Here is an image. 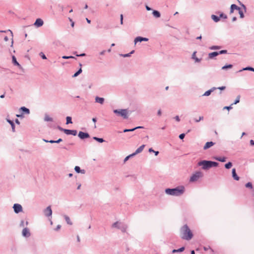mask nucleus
Segmentation results:
<instances>
[{
    "mask_svg": "<svg viewBox=\"0 0 254 254\" xmlns=\"http://www.w3.org/2000/svg\"><path fill=\"white\" fill-rule=\"evenodd\" d=\"M64 132L67 135L71 134L74 136H75L77 134V131L76 130H71L66 129L64 130Z\"/></svg>",
    "mask_w": 254,
    "mask_h": 254,
    "instance_id": "1a4fd4ad",
    "label": "nucleus"
},
{
    "mask_svg": "<svg viewBox=\"0 0 254 254\" xmlns=\"http://www.w3.org/2000/svg\"><path fill=\"white\" fill-rule=\"evenodd\" d=\"M233 66L232 64H228V65H225L223 66L222 67V69H227V68H232Z\"/></svg>",
    "mask_w": 254,
    "mask_h": 254,
    "instance_id": "ea45409f",
    "label": "nucleus"
},
{
    "mask_svg": "<svg viewBox=\"0 0 254 254\" xmlns=\"http://www.w3.org/2000/svg\"><path fill=\"white\" fill-rule=\"evenodd\" d=\"M86 54L85 53L81 54L80 55L76 54V56L77 57H84L85 56Z\"/></svg>",
    "mask_w": 254,
    "mask_h": 254,
    "instance_id": "13d9d810",
    "label": "nucleus"
},
{
    "mask_svg": "<svg viewBox=\"0 0 254 254\" xmlns=\"http://www.w3.org/2000/svg\"><path fill=\"white\" fill-rule=\"evenodd\" d=\"M221 48V47L218 46H213L212 47H210L209 49L210 50H218Z\"/></svg>",
    "mask_w": 254,
    "mask_h": 254,
    "instance_id": "37998d69",
    "label": "nucleus"
},
{
    "mask_svg": "<svg viewBox=\"0 0 254 254\" xmlns=\"http://www.w3.org/2000/svg\"><path fill=\"white\" fill-rule=\"evenodd\" d=\"M44 24V22L43 20L41 18H38L36 20V21L34 23V25L39 27L42 26Z\"/></svg>",
    "mask_w": 254,
    "mask_h": 254,
    "instance_id": "f8f14e48",
    "label": "nucleus"
},
{
    "mask_svg": "<svg viewBox=\"0 0 254 254\" xmlns=\"http://www.w3.org/2000/svg\"><path fill=\"white\" fill-rule=\"evenodd\" d=\"M134 51L132 50L129 53L126 54H120V56L121 57H124V58L129 57H130L131 56V54L134 53Z\"/></svg>",
    "mask_w": 254,
    "mask_h": 254,
    "instance_id": "bb28decb",
    "label": "nucleus"
},
{
    "mask_svg": "<svg viewBox=\"0 0 254 254\" xmlns=\"http://www.w3.org/2000/svg\"><path fill=\"white\" fill-rule=\"evenodd\" d=\"M184 250H185V248L182 247L178 250H173L172 251V253H177V252H182L184 251Z\"/></svg>",
    "mask_w": 254,
    "mask_h": 254,
    "instance_id": "473e14b6",
    "label": "nucleus"
},
{
    "mask_svg": "<svg viewBox=\"0 0 254 254\" xmlns=\"http://www.w3.org/2000/svg\"><path fill=\"white\" fill-rule=\"evenodd\" d=\"M122 224L121 223H119V222H116L114 223L113 224L112 227L114 228H117L118 227H120L121 225Z\"/></svg>",
    "mask_w": 254,
    "mask_h": 254,
    "instance_id": "f704fd0d",
    "label": "nucleus"
},
{
    "mask_svg": "<svg viewBox=\"0 0 254 254\" xmlns=\"http://www.w3.org/2000/svg\"><path fill=\"white\" fill-rule=\"evenodd\" d=\"M62 140H62V139H61V138H59V139H58L57 140H55V142H56V143H60V142H62Z\"/></svg>",
    "mask_w": 254,
    "mask_h": 254,
    "instance_id": "052dcab7",
    "label": "nucleus"
},
{
    "mask_svg": "<svg viewBox=\"0 0 254 254\" xmlns=\"http://www.w3.org/2000/svg\"><path fill=\"white\" fill-rule=\"evenodd\" d=\"M232 166V163L231 162H229L225 165V167L227 169L231 168Z\"/></svg>",
    "mask_w": 254,
    "mask_h": 254,
    "instance_id": "e433bc0d",
    "label": "nucleus"
},
{
    "mask_svg": "<svg viewBox=\"0 0 254 254\" xmlns=\"http://www.w3.org/2000/svg\"><path fill=\"white\" fill-rule=\"evenodd\" d=\"M231 7L233 9V10H239V8L240 7H239V6H238L236 4H232L231 5Z\"/></svg>",
    "mask_w": 254,
    "mask_h": 254,
    "instance_id": "58836bf2",
    "label": "nucleus"
},
{
    "mask_svg": "<svg viewBox=\"0 0 254 254\" xmlns=\"http://www.w3.org/2000/svg\"><path fill=\"white\" fill-rule=\"evenodd\" d=\"M44 214L47 217L51 216L52 214V210L50 206H48L44 210Z\"/></svg>",
    "mask_w": 254,
    "mask_h": 254,
    "instance_id": "0eeeda50",
    "label": "nucleus"
},
{
    "mask_svg": "<svg viewBox=\"0 0 254 254\" xmlns=\"http://www.w3.org/2000/svg\"><path fill=\"white\" fill-rule=\"evenodd\" d=\"M20 110L25 114H30V110L28 108H27L25 107H21Z\"/></svg>",
    "mask_w": 254,
    "mask_h": 254,
    "instance_id": "5701e85b",
    "label": "nucleus"
},
{
    "mask_svg": "<svg viewBox=\"0 0 254 254\" xmlns=\"http://www.w3.org/2000/svg\"><path fill=\"white\" fill-rule=\"evenodd\" d=\"M64 218L66 222V223L70 225H71L72 224L71 221H70V218L68 216H67V215H64Z\"/></svg>",
    "mask_w": 254,
    "mask_h": 254,
    "instance_id": "7c9ffc66",
    "label": "nucleus"
},
{
    "mask_svg": "<svg viewBox=\"0 0 254 254\" xmlns=\"http://www.w3.org/2000/svg\"><path fill=\"white\" fill-rule=\"evenodd\" d=\"M157 115L158 116H161L162 115V112H161V110L160 109H159L158 112H157Z\"/></svg>",
    "mask_w": 254,
    "mask_h": 254,
    "instance_id": "4d7b16f0",
    "label": "nucleus"
},
{
    "mask_svg": "<svg viewBox=\"0 0 254 254\" xmlns=\"http://www.w3.org/2000/svg\"><path fill=\"white\" fill-rule=\"evenodd\" d=\"M225 88H226L225 86H221V87H219L218 88H216V89H220L221 90H224Z\"/></svg>",
    "mask_w": 254,
    "mask_h": 254,
    "instance_id": "5fc2aeb1",
    "label": "nucleus"
},
{
    "mask_svg": "<svg viewBox=\"0 0 254 254\" xmlns=\"http://www.w3.org/2000/svg\"><path fill=\"white\" fill-rule=\"evenodd\" d=\"M62 58L64 59H69L68 56H63Z\"/></svg>",
    "mask_w": 254,
    "mask_h": 254,
    "instance_id": "69168bd1",
    "label": "nucleus"
},
{
    "mask_svg": "<svg viewBox=\"0 0 254 254\" xmlns=\"http://www.w3.org/2000/svg\"><path fill=\"white\" fill-rule=\"evenodd\" d=\"M61 228V226L60 225H58L57 227L55 228L56 231H58L59 229H60Z\"/></svg>",
    "mask_w": 254,
    "mask_h": 254,
    "instance_id": "6e6d98bb",
    "label": "nucleus"
},
{
    "mask_svg": "<svg viewBox=\"0 0 254 254\" xmlns=\"http://www.w3.org/2000/svg\"><path fill=\"white\" fill-rule=\"evenodd\" d=\"M74 170L77 173H81L82 174H84L86 172L85 170L81 169L79 166H75Z\"/></svg>",
    "mask_w": 254,
    "mask_h": 254,
    "instance_id": "dca6fc26",
    "label": "nucleus"
},
{
    "mask_svg": "<svg viewBox=\"0 0 254 254\" xmlns=\"http://www.w3.org/2000/svg\"><path fill=\"white\" fill-rule=\"evenodd\" d=\"M22 236L25 237H29L30 236L29 230L27 228H24L22 230Z\"/></svg>",
    "mask_w": 254,
    "mask_h": 254,
    "instance_id": "9b49d317",
    "label": "nucleus"
},
{
    "mask_svg": "<svg viewBox=\"0 0 254 254\" xmlns=\"http://www.w3.org/2000/svg\"><path fill=\"white\" fill-rule=\"evenodd\" d=\"M185 136V133H182V134H180V135H179V138H180L181 139H184V138Z\"/></svg>",
    "mask_w": 254,
    "mask_h": 254,
    "instance_id": "603ef678",
    "label": "nucleus"
},
{
    "mask_svg": "<svg viewBox=\"0 0 254 254\" xmlns=\"http://www.w3.org/2000/svg\"><path fill=\"white\" fill-rule=\"evenodd\" d=\"M185 192V187L183 186L174 189H166L165 192L169 195L173 196H180Z\"/></svg>",
    "mask_w": 254,
    "mask_h": 254,
    "instance_id": "f03ea898",
    "label": "nucleus"
},
{
    "mask_svg": "<svg viewBox=\"0 0 254 254\" xmlns=\"http://www.w3.org/2000/svg\"><path fill=\"white\" fill-rule=\"evenodd\" d=\"M219 18H223L224 19H227V16L226 14H224L223 13H221L220 14V15H219Z\"/></svg>",
    "mask_w": 254,
    "mask_h": 254,
    "instance_id": "c03bdc74",
    "label": "nucleus"
},
{
    "mask_svg": "<svg viewBox=\"0 0 254 254\" xmlns=\"http://www.w3.org/2000/svg\"><path fill=\"white\" fill-rule=\"evenodd\" d=\"M239 11V13L240 14V16L241 18H243L244 17V14L243 10L241 8H239V10H238Z\"/></svg>",
    "mask_w": 254,
    "mask_h": 254,
    "instance_id": "4c0bfd02",
    "label": "nucleus"
},
{
    "mask_svg": "<svg viewBox=\"0 0 254 254\" xmlns=\"http://www.w3.org/2000/svg\"><path fill=\"white\" fill-rule=\"evenodd\" d=\"M211 17L213 19V20L215 22H218L220 20L219 17L215 15H212L211 16Z\"/></svg>",
    "mask_w": 254,
    "mask_h": 254,
    "instance_id": "c85d7f7f",
    "label": "nucleus"
},
{
    "mask_svg": "<svg viewBox=\"0 0 254 254\" xmlns=\"http://www.w3.org/2000/svg\"><path fill=\"white\" fill-rule=\"evenodd\" d=\"M118 228L120 229L123 232H125L127 228V226L126 224H122Z\"/></svg>",
    "mask_w": 254,
    "mask_h": 254,
    "instance_id": "aec40b11",
    "label": "nucleus"
},
{
    "mask_svg": "<svg viewBox=\"0 0 254 254\" xmlns=\"http://www.w3.org/2000/svg\"><path fill=\"white\" fill-rule=\"evenodd\" d=\"M181 237L182 239L190 240L193 237L192 233L187 225H184L180 230Z\"/></svg>",
    "mask_w": 254,
    "mask_h": 254,
    "instance_id": "f257e3e1",
    "label": "nucleus"
},
{
    "mask_svg": "<svg viewBox=\"0 0 254 254\" xmlns=\"http://www.w3.org/2000/svg\"><path fill=\"white\" fill-rule=\"evenodd\" d=\"M144 147H145V145H144V144L141 145L139 148H138L136 150V151L134 153H132L133 156H135V155L143 151Z\"/></svg>",
    "mask_w": 254,
    "mask_h": 254,
    "instance_id": "4468645a",
    "label": "nucleus"
},
{
    "mask_svg": "<svg viewBox=\"0 0 254 254\" xmlns=\"http://www.w3.org/2000/svg\"><path fill=\"white\" fill-rule=\"evenodd\" d=\"M243 70H250V71H254V68L253 67H245V68H243L242 69H241L239 71V72H241Z\"/></svg>",
    "mask_w": 254,
    "mask_h": 254,
    "instance_id": "c756f323",
    "label": "nucleus"
},
{
    "mask_svg": "<svg viewBox=\"0 0 254 254\" xmlns=\"http://www.w3.org/2000/svg\"><path fill=\"white\" fill-rule=\"evenodd\" d=\"M218 163L211 161L202 160L199 161L197 165L202 166L203 170H207L212 167H216L218 166Z\"/></svg>",
    "mask_w": 254,
    "mask_h": 254,
    "instance_id": "7ed1b4c3",
    "label": "nucleus"
},
{
    "mask_svg": "<svg viewBox=\"0 0 254 254\" xmlns=\"http://www.w3.org/2000/svg\"><path fill=\"white\" fill-rule=\"evenodd\" d=\"M12 63L13 64L15 65H17L19 69H22L23 70V67L21 66V65L17 62V61H16V59L15 58V57L14 56H13L12 57Z\"/></svg>",
    "mask_w": 254,
    "mask_h": 254,
    "instance_id": "ddd939ff",
    "label": "nucleus"
},
{
    "mask_svg": "<svg viewBox=\"0 0 254 254\" xmlns=\"http://www.w3.org/2000/svg\"><path fill=\"white\" fill-rule=\"evenodd\" d=\"M6 121L10 125V126L11 127L12 132H15V125H14L13 122L9 119H6Z\"/></svg>",
    "mask_w": 254,
    "mask_h": 254,
    "instance_id": "412c9836",
    "label": "nucleus"
},
{
    "mask_svg": "<svg viewBox=\"0 0 254 254\" xmlns=\"http://www.w3.org/2000/svg\"><path fill=\"white\" fill-rule=\"evenodd\" d=\"M203 119V117L202 116H201V117H199L198 119H195L194 121H195V122L198 123L200 121L202 120Z\"/></svg>",
    "mask_w": 254,
    "mask_h": 254,
    "instance_id": "8fccbe9b",
    "label": "nucleus"
},
{
    "mask_svg": "<svg viewBox=\"0 0 254 254\" xmlns=\"http://www.w3.org/2000/svg\"><path fill=\"white\" fill-rule=\"evenodd\" d=\"M202 173L198 171L193 174L190 178V182H193L197 181L200 178L202 177Z\"/></svg>",
    "mask_w": 254,
    "mask_h": 254,
    "instance_id": "39448f33",
    "label": "nucleus"
},
{
    "mask_svg": "<svg viewBox=\"0 0 254 254\" xmlns=\"http://www.w3.org/2000/svg\"><path fill=\"white\" fill-rule=\"evenodd\" d=\"M66 124H67V125L72 123V121H71V118L70 117H69V116L66 117Z\"/></svg>",
    "mask_w": 254,
    "mask_h": 254,
    "instance_id": "c9c22d12",
    "label": "nucleus"
},
{
    "mask_svg": "<svg viewBox=\"0 0 254 254\" xmlns=\"http://www.w3.org/2000/svg\"><path fill=\"white\" fill-rule=\"evenodd\" d=\"M241 5L243 8L244 9L245 11H246V6L244 4H242Z\"/></svg>",
    "mask_w": 254,
    "mask_h": 254,
    "instance_id": "338daca9",
    "label": "nucleus"
},
{
    "mask_svg": "<svg viewBox=\"0 0 254 254\" xmlns=\"http://www.w3.org/2000/svg\"><path fill=\"white\" fill-rule=\"evenodd\" d=\"M215 143L212 141L207 142L203 147V149L206 150L212 146Z\"/></svg>",
    "mask_w": 254,
    "mask_h": 254,
    "instance_id": "2eb2a0df",
    "label": "nucleus"
},
{
    "mask_svg": "<svg viewBox=\"0 0 254 254\" xmlns=\"http://www.w3.org/2000/svg\"><path fill=\"white\" fill-rule=\"evenodd\" d=\"M13 208L15 213H18L22 211V206L18 203H15L13 205Z\"/></svg>",
    "mask_w": 254,
    "mask_h": 254,
    "instance_id": "423d86ee",
    "label": "nucleus"
},
{
    "mask_svg": "<svg viewBox=\"0 0 254 254\" xmlns=\"http://www.w3.org/2000/svg\"><path fill=\"white\" fill-rule=\"evenodd\" d=\"M133 156H133V155L132 154H132H130V155H129L128 156H127V157L125 158V159H124V162H126L127 160H128V159L129 158H130V157H133Z\"/></svg>",
    "mask_w": 254,
    "mask_h": 254,
    "instance_id": "49530a36",
    "label": "nucleus"
},
{
    "mask_svg": "<svg viewBox=\"0 0 254 254\" xmlns=\"http://www.w3.org/2000/svg\"><path fill=\"white\" fill-rule=\"evenodd\" d=\"M232 108L231 106H225V107H224V109H227L228 110H229L230 109H231Z\"/></svg>",
    "mask_w": 254,
    "mask_h": 254,
    "instance_id": "864d4df0",
    "label": "nucleus"
},
{
    "mask_svg": "<svg viewBox=\"0 0 254 254\" xmlns=\"http://www.w3.org/2000/svg\"><path fill=\"white\" fill-rule=\"evenodd\" d=\"M196 52H194L192 55V58L195 60V62L198 63L200 62V59L197 58L196 57H195Z\"/></svg>",
    "mask_w": 254,
    "mask_h": 254,
    "instance_id": "cd10ccee",
    "label": "nucleus"
},
{
    "mask_svg": "<svg viewBox=\"0 0 254 254\" xmlns=\"http://www.w3.org/2000/svg\"><path fill=\"white\" fill-rule=\"evenodd\" d=\"M145 7H146V10L148 11L151 10V8L150 7H149L148 5H146Z\"/></svg>",
    "mask_w": 254,
    "mask_h": 254,
    "instance_id": "0e129e2a",
    "label": "nucleus"
},
{
    "mask_svg": "<svg viewBox=\"0 0 254 254\" xmlns=\"http://www.w3.org/2000/svg\"><path fill=\"white\" fill-rule=\"evenodd\" d=\"M144 128L143 127L138 126V127H135L134 128H131V129H128V131H133L135 130L136 129H138V128Z\"/></svg>",
    "mask_w": 254,
    "mask_h": 254,
    "instance_id": "79ce46f5",
    "label": "nucleus"
},
{
    "mask_svg": "<svg viewBox=\"0 0 254 254\" xmlns=\"http://www.w3.org/2000/svg\"><path fill=\"white\" fill-rule=\"evenodd\" d=\"M44 120L45 122H53V118L50 117L47 114H45Z\"/></svg>",
    "mask_w": 254,
    "mask_h": 254,
    "instance_id": "b1692460",
    "label": "nucleus"
},
{
    "mask_svg": "<svg viewBox=\"0 0 254 254\" xmlns=\"http://www.w3.org/2000/svg\"><path fill=\"white\" fill-rule=\"evenodd\" d=\"M214 159L216 160L219 161L220 162H224L226 160V158L225 157H214Z\"/></svg>",
    "mask_w": 254,
    "mask_h": 254,
    "instance_id": "4be33fe9",
    "label": "nucleus"
},
{
    "mask_svg": "<svg viewBox=\"0 0 254 254\" xmlns=\"http://www.w3.org/2000/svg\"><path fill=\"white\" fill-rule=\"evenodd\" d=\"M78 136L81 139L88 138L90 136L88 133L84 132L81 131L79 132Z\"/></svg>",
    "mask_w": 254,
    "mask_h": 254,
    "instance_id": "6e6552de",
    "label": "nucleus"
},
{
    "mask_svg": "<svg viewBox=\"0 0 254 254\" xmlns=\"http://www.w3.org/2000/svg\"><path fill=\"white\" fill-rule=\"evenodd\" d=\"M114 113L122 117L124 119H127V109L114 110Z\"/></svg>",
    "mask_w": 254,
    "mask_h": 254,
    "instance_id": "20e7f679",
    "label": "nucleus"
},
{
    "mask_svg": "<svg viewBox=\"0 0 254 254\" xmlns=\"http://www.w3.org/2000/svg\"><path fill=\"white\" fill-rule=\"evenodd\" d=\"M240 96L239 95L237 96L234 103L233 104H232V105L233 104H236L240 102Z\"/></svg>",
    "mask_w": 254,
    "mask_h": 254,
    "instance_id": "a18cd8bd",
    "label": "nucleus"
},
{
    "mask_svg": "<svg viewBox=\"0 0 254 254\" xmlns=\"http://www.w3.org/2000/svg\"><path fill=\"white\" fill-rule=\"evenodd\" d=\"M245 186H246V187L249 188L250 189H252V188H253L252 184L250 182L247 183Z\"/></svg>",
    "mask_w": 254,
    "mask_h": 254,
    "instance_id": "de8ad7c7",
    "label": "nucleus"
},
{
    "mask_svg": "<svg viewBox=\"0 0 254 254\" xmlns=\"http://www.w3.org/2000/svg\"><path fill=\"white\" fill-rule=\"evenodd\" d=\"M148 39L147 38H143L140 36L137 37L135 38L134 42V44H136L137 42H141L142 41H148Z\"/></svg>",
    "mask_w": 254,
    "mask_h": 254,
    "instance_id": "9d476101",
    "label": "nucleus"
},
{
    "mask_svg": "<svg viewBox=\"0 0 254 254\" xmlns=\"http://www.w3.org/2000/svg\"><path fill=\"white\" fill-rule=\"evenodd\" d=\"M93 139L94 140H95L97 141L98 142H99L100 143H102V142L105 141V140L103 138H98V137H95V136L93 137Z\"/></svg>",
    "mask_w": 254,
    "mask_h": 254,
    "instance_id": "2f4dec72",
    "label": "nucleus"
},
{
    "mask_svg": "<svg viewBox=\"0 0 254 254\" xmlns=\"http://www.w3.org/2000/svg\"><path fill=\"white\" fill-rule=\"evenodd\" d=\"M40 56L41 57V58L43 59H46L47 58L46 57V56L45 55V54L42 53V52H41L40 53Z\"/></svg>",
    "mask_w": 254,
    "mask_h": 254,
    "instance_id": "3c124183",
    "label": "nucleus"
},
{
    "mask_svg": "<svg viewBox=\"0 0 254 254\" xmlns=\"http://www.w3.org/2000/svg\"><path fill=\"white\" fill-rule=\"evenodd\" d=\"M227 53V51L225 50L220 51L219 52H218V55L220 54H226Z\"/></svg>",
    "mask_w": 254,
    "mask_h": 254,
    "instance_id": "09e8293b",
    "label": "nucleus"
},
{
    "mask_svg": "<svg viewBox=\"0 0 254 254\" xmlns=\"http://www.w3.org/2000/svg\"><path fill=\"white\" fill-rule=\"evenodd\" d=\"M81 72H82V69H81V68H80V69H79L78 70L72 75V77H75L77 76Z\"/></svg>",
    "mask_w": 254,
    "mask_h": 254,
    "instance_id": "72a5a7b5",
    "label": "nucleus"
},
{
    "mask_svg": "<svg viewBox=\"0 0 254 254\" xmlns=\"http://www.w3.org/2000/svg\"><path fill=\"white\" fill-rule=\"evenodd\" d=\"M218 55V52H214L210 53L208 54V57L209 59H212L214 57H216Z\"/></svg>",
    "mask_w": 254,
    "mask_h": 254,
    "instance_id": "393cba45",
    "label": "nucleus"
},
{
    "mask_svg": "<svg viewBox=\"0 0 254 254\" xmlns=\"http://www.w3.org/2000/svg\"><path fill=\"white\" fill-rule=\"evenodd\" d=\"M95 100L96 102L102 105L104 104L105 101V99L104 98L99 97L98 96H96Z\"/></svg>",
    "mask_w": 254,
    "mask_h": 254,
    "instance_id": "f3484780",
    "label": "nucleus"
},
{
    "mask_svg": "<svg viewBox=\"0 0 254 254\" xmlns=\"http://www.w3.org/2000/svg\"><path fill=\"white\" fill-rule=\"evenodd\" d=\"M123 14L121 15V24H123Z\"/></svg>",
    "mask_w": 254,
    "mask_h": 254,
    "instance_id": "680f3d73",
    "label": "nucleus"
},
{
    "mask_svg": "<svg viewBox=\"0 0 254 254\" xmlns=\"http://www.w3.org/2000/svg\"><path fill=\"white\" fill-rule=\"evenodd\" d=\"M28 222L27 221H26L25 224L24 220H21L20 222V227H24L25 225L27 226L28 225Z\"/></svg>",
    "mask_w": 254,
    "mask_h": 254,
    "instance_id": "a19ab883",
    "label": "nucleus"
},
{
    "mask_svg": "<svg viewBox=\"0 0 254 254\" xmlns=\"http://www.w3.org/2000/svg\"><path fill=\"white\" fill-rule=\"evenodd\" d=\"M175 120L177 121V122H180V118L178 116H176L175 117Z\"/></svg>",
    "mask_w": 254,
    "mask_h": 254,
    "instance_id": "bf43d9fd",
    "label": "nucleus"
},
{
    "mask_svg": "<svg viewBox=\"0 0 254 254\" xmlns=\"http://www.w3.org/2000/svg\"><path fill=\"white\" fill-rule=\"evenodd\" d=\"M152 14L153 16L156 18H159L161 16L160 12L158 11L155 10H154L153 11Z\"/></svg>",
    "mask_w": 254,
    "mask_h": 254,
    "instance_id": "a878e982",
    "label": "nucleus"
},
{
    "mask_svg": "<svg viewBox=\"0 0 254 254\" xmlns=\"http://www.w3.org/2000/svg\"><path fill=\"white\" fill-rule=\"evenodd\" d=\"M232 177L233 179L236 181L239 180V177L237 175L236 172V169L235 168H233L232 171Z\"/></svg>",
    "mask_w": 254,
    "mask_h": 254,
    "instance_id": "a211bd4d",
    "label": "nucleus"
},
{
    "mask_svg": "<svg viewBox=\"0 0 254 254\" xmlns=\"http://www.w3.org/2000/svg\"><path fill=\"white\" fill-rule=\"evenodd\" d=\"M106 53V51L105 50H103L102 51H101L100 53V55H104L105 54V53Z\"/></svg>",
    "mask_w": 254,
    "mask_h": 254,
    "instance_id": "e2e57ef3",
    "label": "nucleus"
},
{
    "mask_svg": "<svg viewBox=\"0 0 254 254\" xmlns=\"http://www.w3.org/2000/svg\"><path fill=\"white\" fill-rule=\"evenodd\" d=\"M250 144L251 145H254V141L253 140H250Z\"/></svg>",
    "mask_w": 254,
    "mask_h": 254,
    "instance_id": "774afa93",
    "label": "nucleus"
},
{
    "mask_svg": "<svg viewBox=\"0 0 254 254\" xmlns=\"http://www.w3.org/2000/svg\"><path fill=\"white\" fill-rule=\"evenodd\" d=\"M215 89H216V87H212L210 90L206 91L203 94V96H208L210 95L211 92H212L213 91H214Z\"/></svg>",
    "mask_w": 254,
    "mask_h": 254,
    "instance_id": "6ab92c4d",
    "label": "nucleus"
}]
</instances>
